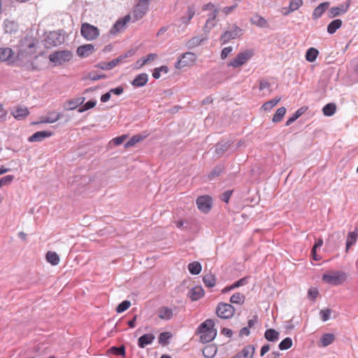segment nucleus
<instances>
[{
	"instance_id": "obj_13",
	"label": "nucleus",
	"mask_w": 358,
	"mask_h": 358,
	"mask_svg": "<svg viewBox=\"0 0 358 358\" xmlns=\"http://www.w3.org/2000/svg\"><path fill=\"white\" fill-rule=\"evenodd\" d=\"M349 8V4H340L338 6L332 7L329 10L328 17L334 18L336 16L342 15L347 13Z\"/></svg>"
},
{
	"instance_id": "obj_40",
	"label": "nucleus",
	"mask_w": 358,
	"mask_h": 358,
	"mask_svg": "<svg viewBox=\"0 0 358 358\" xmlns=\"http://www.w3.org/2000/svg\"><path fill=\"white\" fill-rule=\"evenodd\" d=\"M336 110V104L334 103H329L323 107L322 112L325 116L330 117V116H332L335 113Z\"/></svg>"
},
{
	"instance_id": "obj_9",
	"label": "nucleus",
	"mask_w": 358,
	"mask_h": 358,
	"mask_svg": "<svg viewBox=\"0 0 358 358\" xmlns=\"http://www.w3.org/2000/svg\"><path fill=\"white\" fill-rule=\"evenodd\" d=\"M235 313L234 307L227 303L220 302L217 304L216 308V314L221 319H230Z\"/></svg>"
},
{
	"instance_id": "obj_3",
	"label": "nucleus",
	"mask_w": 358,
	"mask_h": 358,
	"mask_svg": "<svg viewBox=\"0 0 358 358\" xmlns=\"http://www.w3.org/2000/svg\"><path fill=\"white\" fill-rule=\"evenodd\" d=\"M347 273L342 271L331 272V273H324L322 275V280L327 284L338 286L342 285L347 279Z\"/></svg>"
},
{
	"instance_id": "obj_62",
	"label": "nucleus",
	"mask_w": 358,
	"mask_h": 358,
	"mask_svg": "<svg viewBox=\"0 0 358 358\" xmlns=\"http://www.w3.org/2000/svg\"><path fill=\"white\" fill-rule=\"evenodd\" d=\"M106 78V76L105 74H97L94 72H90L88 74V78H90L91 80H98L100 79H104Z\"/></svg>"
},
{
	"instance_id": "obj_45",
	"label": "nucleus",
	"mask_w": 358,
	"mask_h": 358,
	"mask_svg": "<svg viewBox=\"0 0 358 358\" xmlns=\"http://www.w3.org/2000/svg\"><path fill=\"white\" fill-rule=\"evenodd\" d=\"M250 22L259 27H264L266 25V20L262 16L256 15L251 17Z\"/></svg>"
},
{
	"instance_id": "obj_51",
	"label": "nucleus",
	"mask_w": 358,
	"mask_h": 358,
	"mask_svg": "<svg viewBox=\"0 0 358 358\" xmlns=\"http://www.w3.org/2000/svg\"><path fill=\"white\" fill-rule=\"evenodd\" d=\"M171 338L170 332H162L159 334L158 338L159 343L162 345H166L169 343V340Z\"/></svg>"
},
{
	"instance_id": "obj_1",
	"label": "nucleus",
	"mask_w": 358,
	"mask_h": 358,
	"mask_svg": "<svg viewBox=\"0 0 358 358\" xmlns=\"http://www.w3.org/2000/svg\"><path fill=\"white\" fill-rule=\"evenodd\" d=\"M38 45V39L33 36H27L22 38L18 44L16 61L23 62L31 59V57L36 52Z\"/></svg>"
},
{
	"instance_id": "obj_48",
	"label": "nucleus",
	"mask_w": 358,
	"mask_h": 358,
	"mask_svg": "<svg viewBox=\"0 0 358 358\" xmlns=\"http://www.w3.org/2000/svg\"><path fill=\"white\" fill-rule=\"evenodd\" d=\"M323 245V240L322 238H318L315 243L313 247L311 249V255L313 259L315 261H317L320 259V257L316 253V248L322 247Z\"/></svg>"
},
{
	"instance_id": "obj_61",
	"label": "nucleus",
	"mask_w": 358,
	"mask_h": 358,
	"mask_svg": "<svg viewBox=\"0 0 358 358\" xmlns=\"http://www.w3.org/2000/svg\"><path fill=\"white\" fill-rule=\"evenodd\" d=\"M331 313V309H329V308L321 310L320 312V315L321 316L322 320L324 322L329 320L330 318Z\"/></svg>"
},
{
	"instance_id": "obj_47",
	"label": "nucleus",
	"mask_w": 358,
	"mask_h": 358,
	"mask_svg": "<svg viewBox=\"0 0 358 358\" xmlns=\"http://www.w3.org/2000/svg\"><path fill=\"white\" fill-rule=\"evenodd\" d=\"M108 352L115 355L124 357L125 347L124 345L113 346L110 348H109Z\"/></svg>"
},
{
	"instance_id": "obj_55",
	"label": "nucleus",
	"mask_w": 358,
	"mask_h": 358,
	"mask_svg": "<svg viewBox=\"0 0 358 358\" xmlns=\"http://www.w3.org/2000/svg\"><path fill=\"white\" fill-rule=\"evenodd\" d=\"M143 137L139 135L133 136L125 144L124 148H128L134 146L135 144L138 143L140 141L143 140Z\"/></svg>"
},
{
	"instance_id": "obj_10",
	"label": "nucleus",
	"mask_w": 358,
	"mask_h": 358,
	"mask_svg": "<svg viewBox=\"0 0 358 358\" xmlns=\"http://www.w3.org/2000/svg\"><path fill=\"white\" fill-rule=\"evenodd\" d=\"M196 203L199 210L206 214L213 207V199L209 195L200 196L196 199Z\"/></svg>"
},
{
	"instance_id": "obj_29",
	"label": "nucleus",
	"mask_w": 358,
	"mask_h": 358,
	"mask_svg": "<svg viewBox=\"0 0 358 358\" xmlns=\"http://www.w3.org/2000/svg\"><path fill=\"white\" fill-rule=\"evenodd\" d=\"M279 332L274 329H268L264 333L265 338L269 342H275L279 338Z\"/></svg>"
},
{
	"instance_id": "obj_12",
	"label": "nucleus",
	"mask_w": 358,
	"mask_h": 358,
	"mask_svg": "<svg viewBox=\"0 0 358 358\" xmlns=\"http://www.w3.org/2000/svg\"><path fill=\"white\" fill-rule=\"evenodd\" d=\"M15 52L10 48H0V62L10 64L13 62Z\"/></svg>"
},
{
	"instance_id": "obj_6",
	"label": "nucleus",
	"mask_w": 358,
	"mask_h": 358,
	"mask_svg": "<svg viewBox=\"0 0 358 358\" xmlns=\"http://www.w3.org/2000/svg\"><path fill=\"white\" fill-rule=\"evenodd\" d=\"M197 59L196 54L192 52H187L182 54L178 61L175 64V67L178 69H181L185 66H193Z\"/></svg>"
},
{
	"instance_id": "obj_43",
	"label": "nucleus",
	"mask_w": 358,
	"mask_h": 358,
	"mask_svg": "<svg viewBox=\"0 0 358 358\" xmlns=\"http://www.w3.org/2000/svg\"><path fill=\"white\" fill-rule=\"evenodd\" d=\"M224 170V166L223 164L217 165L212 171H210L208 173L209 178H217L221 176Z\"/></svg>"
},
{
	"instance_id": "obj_31",
	"label": "nucleus",
	"mask_w": 358,
	"mask_h": 358,
	"mask_svg": "<svg viewBox=\"0 0 358 358\" xmlns=\"http://www.w3.org/2000/svg\"><path fill=\"white\" fill-rule=\"evenodd\" d=\"M281 100V97H275L271 100H269L265 102L262 106L261 109L266 112H269L271 109L278 104V103Z\"/></svg>"
},
{
	"instance_id": "obj_56",
	"label": "nucleus",
	"mask_w": 358,
	"mask_h": 358,
	"mask_svg": "<svg viewBox=\"0 0 358 358\" xmlns=\"http://www.w3.org/2000/svg\"><path fill=\"white\" fill-rule=\"evenodd\" d=\"M130 306L131 302L128 300H124L116 307L115 310L117 313H121L127 310Z\"/></svg>"
},
{
	"instance_id": "obj_4",
	"label": "nucleus",
	"mask_w": 358,
	"mask_h": 358,
	"mask_svg": "<svg viewBox=\"0 0 358 358\" xmlns=\"http://www.w3.org/2000/svg\"><path fill=\"white\" fill-rule=\"evenodd\" d=\"M73 58V54L69 50L55 51L49 55V60L55 66H60L69 62Z\"/></svg>"
},
{
	"instance_id": "obj_42",
	"label": "nucleus",
	"mask_w": 358,
	"mask_h": 358,
	"mask_svg": "<svg viewBox=\"0 0 358 358\" xmlns=\"http://www.w3.org/2000/svg\"><path fill=\"white\" fill-rule=\"evenodd\" d=\"M203 281L206 287L211 288L215 286L216 278L215 275H212L211 273H208L203 277Z\"/></svg>"
},
{
	"instance_id": "obj_2",
	"label": "nucleus",
	"mask_w": 358,
	"mask_h": 358,
	"mask_svg": "<svg viewBox=\"0 0 358 358\" xmlns=\"http://www.w3.org/2000/svg\"><path fill=\"white\" fill-rule=\"evenodd\" d=\"M214 326L215 322L212 319H208L199 324L197 332L200 334L199 341L201 343H209L215 338L217 329Z\"/></svg>"
},
{
	"instance_id": "obj_27",
	"label": "nucleus",
	"mask_w": 358,
	"mask_h": 358,
	"mask_svg": "<svg viewBox=\"0 0 358 358\" xmlns=\"http://www.w3.org/2000/svg\"><path fill=\"white\" fill-rule=\"evenodd\" d=\"M158 317L162 320H169L173 317V310L167 306H162L158 309Z\"/></svg>"
},
{
	"instance_id": "obj_35",
	"label": "nucleus",
	"mask_w": 358,
	"mask_h": 358,
	"mask_svg": "<svg viewBox=\"0 0 358 358\" xmlns=\"http://www.w3.org/2000/svg\"><path fill=\"white\" fill-rule=\"evenodd\" d=\"M189 273L192 275H198L201 273L202 266L200 262H193L187 266Z\"/></svg>"
},
{
	"instance_id": "obj_39",
	"label": "nucleus",
	"mask_w": 358,
	"mask_h": 358,
	"mask_svg": "<svg viewBox=\"0 0 358 358\" xmlns=\"http://www.w3.org/2000/svg\"><path fill=\"white\" fill-rule=\"evenodd\" d=\"M117 65V60H111L108 62H100L95 66L102 70H110Z\"/></svg>"
},
{
	"instance_id": "obj_21",
	"label": "nucleus",
	"mask_w": 358,
	"mask_h": 358,
	"mask_svg": "<svg viewBox=\"0 0 358 358\" xmlns=\"http://www.w3.org/2000/svg\"><path fill=\"white\" fill-rule=\"evenodd\" d=\"M11 114L16 120H22L29 115V111L27 107H19L12 110Z\"/></svg>"
},
{
	"instance_id": "obj_41",
	"label": "nucleus",
	"mask_w": 358,
	"mask_h": 358,
	"mask_svg": "<svg viewBox=\"0 0 358 358\" xmlns=\"http://www.w3.org/2000/svg\"><path fill=\"white\" fill-rule=\"evenodd\" d=\"M195 14V9L194 6H189L186 15L181 17L182 24H188Z\"/></svg>"
},
{
	"instance_id": "obj_5",
	"label": "nucleus",
	"mask_w": 358,
	"mask_h": 358,
	"mask_svg": "<svg viewBox=\"0 0 358 358\" xmlns=\"http://www.w3.org/2000/svg\"><path fill=\"white\" fill-rule=\"evenodd\" d=\"M81 36L87 41H94L98 38L100 34L99 29L87 22L83 23L80 28Z\"/></svg>"
},
{
	"instance_id": "obj_24",
	"label": "nucleus",
	"mask_w": 358,
	"mask_h": 358,
	"mask_svg": "<svg viewBox=\"0 0 358 358\" xmlns=\"http://www.w3.org/2000/svg\"><path fill=\"white\" fill-rule=\"evenodd\" d=\"M60 117H61L60 113L55 112V111H52V112H49L46 117H42V119L40 122H36L35 124L54 123V122H57L58 120H59Z\"/></svg>"
},
{
	"instance_id": "obj_16",
	"label": "nucleus",
	"mask_w": 358,
	"mask_h": 358,
	"mask_svg": "<svg viewBox=\"0 0 358 358\" xmlns=\"http://www.w3.org/2000/svg\"><path fill=\"white\" fill-rule=\"evenodd\" d=\"M148 10V4L139 1L134 10V17L136 20L142 18L146 14Z\"/></svg>"
},
{
	"instance_id": "obj_11",
	"label": "nucleus",
	"mask_w": 358,
	"mask_h": 358,
	"mask_svg": "<svg viewBox=\"0 0 358 358\" xmlns=\"http://www.w3.org/2000/svg\"><path fill=\"white\" fill-rule=\"evenodd\" d=\"M64 41V38L58 31L50 32L45 39V45L46 48L57 46L61 45Z\"/></svg>"
},
{
	"instance_id": "obj_46",
	"label": "nucleus",
	"mask_w": 358,
	"mask_h": 358,
	"mask_svg": "<svg viewBox=\"0 0 358 358\" xmlns=\"http://www.w3.org/2000/svg\"><path fill=\"white\" fill-rule=\"evenodd\" d=\"M286 113V108L285 107L279 108L272 118L273 122H280L284 117Z\"/></svg>"
},
{
	"instance_id": "obj_34",
	"label": "nucleus",
	"mask_w": 358,
	"mask_h": 358,
	"mask_svg": "<svg viewBox=\"0 0 358 358\" xmlns=\"http://www.w3.org/2000/svg\"><path fill=\"white\" fill-rule=\"evenodd\" d=\"M319 55V51L315 48H310L307 50L305 57L309 62H313L316 60Z\"/></svg>"
},
{
	"instance_id": "obj_54",
	"label": "nucleus",
	"mask_w": 358,
	"mask_h": 358,
	"mask_svg": "<svg viewBox=\"0 0 358 358\" xmlns=\"http://www.w3.org/2000/svg\"><path fill=\"white\" fill-rule=\"evenodd\" d=\"M162 72L167 73L169 72V68L166 66H162L158 68H155L152 73V76L155 79H159L161 76Z\"/></svg>"
},
{
	"instance_id": "obj_7",
	"label": "nucleus",
	"mask_w": 358,
	"mask_h": 358,
	"mask_svg": "<svg viewBox=\"0 0 358 358\" xmlns=\"http://www.w3.org/2000/svg\"><path fill=\"white\" fill-rule=\"evenodd\" d=\"M254 55L252 50H247L245 51L239 52L236 57H234L230 62L228 63V66L238 68L243 66L248 60H250Z\"/></svg>"
},
{
	"instance_id": "obj_53",
	"label": "nucleus",
	"mask_w": 358,
	"mask_h": 358,
	"mask_svg": "<svg viewBox=\"0 0 358 358\" xmlns=\"http://www.w3.org/2000/svg\"><path fill=\"white\" fill-rule=\"evenodd\" d=\"M85 97H78L74 100H71L69 101V110H73L78 108L80 105H81L85 101Z\"/></svg>"
},
{
	"instance_id": "obj_20",
	"label": "nucleus",
	"mask_w": 358,
	"mask_h": 358,
	"mask_svg": "<svg viewBox=\"0 0 358 358\" xmlns=\"http://www.w3.org/2000/svg\"><path fill=\"white\" fill-rule=\"evenodd\" d=\"M155 338L152 334H145L138 339V346L144 348L146 345L151 344Z\"/></svg>"
},
{
	"instance_id": "obj_25",
	"label": "nucleus",
	"mask_w": 358,
	"mask_h": 358,
	"mask_svg": "<svg viewBox=\"0 0 358 358\" xmlns=\"http://www.w3.org/2000/svg\"><path fill=\"white\" fill-rule=\"evenodd\" d=\"M358 238V226L355 227V231H350L348 234L346 241V251L350 248L351 246L355 245Z\"/></svg>"
},
{
	"instance_id": "obj_26",
	"label": "nucleus",
	"mask_w": 358,
	"mask_h": 358,
	"mask_svg": "<svg viewBox=\"0 0 358 358\" xmlns=\"http://www.w3.org/2000/svg\"><path fill=\"white\" fill-rule=\"evenodd\" d=\"M255 347L252 345H248L245 346L241 352L238 353L233 358H240L241 357H244V358H252L255 353Z\"/></svg>"
},
{
	"instance_id": "obj_59",
	"label": "nucleus",
	"mask_w": 358,
	"mask_h": 358,
	"mask_svg": "<svg viewBox=\"0 0 358 358\" xmlns=\"http://www.w3.org/2000/svg\"><path fill=\"white\" fill-rule=\"evenodd\" d=\"M249 276H246L244 278H241L240 280L234 282L233 283V287L236 289L241 286H243L248 284V282Z\"/></svg>"
},
{
	"instance_id": "obj_52",
	"label": "nucleus",
	"mask_w": 358,
	"mask_h": 358,
	"mask_svg": "<svg viewBox=\"0 0 358 358\" xmlns=\"http://www.w3.org/2000/svg\"><path fill=\"white\" fill-rule=\"evenodd\" d=\"M303 113V110L302 108L298 109L291 117L288 118L286 122L285 125L289 126L294 122H295L302 114Z\"/></svg>"
},
{
	"instance_id": "obj_19",
	"label": "nucleus",
	"mask_w": 358,
	"mask_h": 358,
	"mask_svg": "<svg viewBox=\"0 0 358 358\" xmlns=\"http://www.w3.org/2000/svg\"><path fill=\"white\" fill-rule=\"evenodd\" d=\"M148 81V75L145 73L138 74L131 82V85L136 87H142L145 86Z\"/></svg>"
},
{
	"instance_id": "obj_64",
	"label": "nucleus",
	"mask_w": 358,
	"mask_h": 358,
	"mask_svg": "<svg viewBox=\"0 0 358 358\" xmlns=\"http://www.w3.org/2000/svg\"><path fill=\"white\" fill-rule=\"evenodd\" d=\"M233 48L231 46H228L222 49L221 52V58L225 59L232 52Z\"/></svg>"
},
{
	"instance_id": "obj_15",
	"label": "nucleus",
	"mask_w": 358,
	"mask_h": 358,
	"mask_svg": "<svg viewBox=\"0 0 358 358\" xmlns=\"http://www.w3.org/2000/svg\"><path fill=\"white\" fill-rule=\"evenodd\" d=\"M54 133L50 131H39L33 134L31 136L29 137L28 141L29 142H38L42 140L49 138L53 136Z\"/></svg>"
},
{
	"instance_id": "obj_18",
	"label": "nucleus",
	"mask_w": 358,
	"mask_h": 358,
	"mask_svg": "<svg viewBox=\"0 0 358 358\" xmlns=\"http://www.w3.org/2000/svg\"><path fill=\"white\" fill-rule=\"evenodd\" d=\"M94 51V45L92 44H85L77 48L76 52L80 57H87Z\"/></svg>"
},
{
	"instance_id": "obj_32",
	"label": "nucleus",
	"mask_w": 358,
	"mask_h": 358,
	"mask_svg": "<svg viewBox=\"0 0 358 358\" xmlns=\"http://www.w3.org/2000/svg\"><path fill=\"white\" fill-rule=\"evenodd\" d=\"M31 59H28L27 60L22 61H16L18 63V65L24 67L27 71H34L38 69L37 66L31 61Z\"/></svg>"
},
{
	"instance_id": "obj_23",
	"label": "nucleus",
	"mask_w": 358,
	"mask_h": 358,
	"mask_svg": "<svg viewBox=\"0 0 358 358\" xmlns=\"http://www.w3.org/2000/svg\"><path fill=\"white\" fill-rule=\"evenodd\" d=\"M204 295V290L201 287H194L192 288L187 296L191 299L192 301H197L203 297Z\"/></svg>"
},
{
	"instance_id": "obj_49",
	"label": "nucleus",
	"mask_w": 358,
	"mask_h": 358,
	"mask_svg": "<svg viewBox=\"0 0 358 358\" xmlns=\"http://www.w3.org/2000/svg\"><path fill=\"white\" fill-rule=\"evenodd\" d=\"M293 342L291 338L286 337L284 338L278 345V348L280 350H286L289 349L292 346Z\"/></svg>"
},
{
	"instance_id": "obj_44",
	"label": "nucleus",
	"mask_w": 358,
	"mask_h": 358,
	"mask_svg": "<svg viewBox=\"0 0 358 358\" xmlns=\"http://www.w3.org/2000/svg\"><path fill=\"white\" fill-rule=\"evenodd\" d=\"M335 340V336L333 334H324L320 338V342L323 347H327L331 344Z\"/></svg>"
},
{
	"instance_id": "obj_30",
	"label": "nucleus",
	"mask_w": 358,
	"mask_h": 358,
	"mask_svg": "<svg viewBox=\"0 0 358 358\" xmlns=\"http://www.w3.org/2000/svg\"><path fill=\"white\" fill-rule=\"evenodd\" d=\"M342 20L340 19H336L331 21L327 26V32L329 34H334L341 26Z\"/></svg>"
},
{
	"instance_id": "obj_60",
	"label": "nucleus",
	"mask_w": 358,
	"mask_h": 358,
	"mask_svg": "<svg viewBox=\"0 0 358 358\" xmlns=\"http://www.w3.org/2000/svg\"><path fill=\"white\" fill-rule=\"evenodd\" d=\"M233 193V190H227L224 192L222 193L220 196V198L221 201H224V203H229V201L231 198V196Z\"/></svg>"
},
{
	"instance_id": "obj_8",
	"label": "nucleus",
	"mask_w": 358,
	"mask_h": 358,
	"mask_svg": "<svg viewBox=\"0 0 358 358\" xmlns=\"http://www.w3.org/2000/svg\"><path fill=\"white\" fill-rule=\"evenodd\" d=\"M242 34L243 29L238 26L233 24L221 35L220 41L222 44H226L232 39L239 38Z\"/></svg>"
},
{
	"instance_id": "obj_17",
	"label": "nucleus",
	"mask_w": 358,
	"mask_h": 358,
	"mask_svg": "<svg viewBox=\"0 0 358 358\" xmlns=\"http://www.w3.org/2000/svg\"><path fill=\"white\" fill-rule=\"evenodd\" d=\"M217 13L218 10H214V12H212L208 15V19L203 28L205 32H209L216 25L215 19L217 17Z\"/></svg>"
},
{
	"instance_id": "obj_28",
	"label": "nucleus",
	"mask_w": 358,
	"mask_h": 358,
	"mask_svg": "<svg viewBox=\"0 0 358 358\" xmlns=\"http://www.w3.org/2000/svg\"><path fill=\"white\" fill-rule=\"evenodd\" d=\"M231 143L229 141L219 143L215 145V152L217 157L222 156V155L229 149Z\"/></svg>"
},
{
	"instance_id": "obj_57",
	"label": "nucleus",
	"mask_w": 358,
	"mask_h": 358,
	"mask_svg": "<svg viewBox=\"0 0 358 358\" xmlns=\"http://www.w3.org/2000/svg\"><path fill=\"white\" fill-rule=\"evenodd\" d=\"M96 100H90L78 108V112L83 113L85 110L91 109V108H94L96 106Z\"/></svg>"
},
{
	"instance_id": "obj_58",
	"label": "nucleus",
	"mask_w": 358,
	"mask_h": 358,
	"mask_svg": "<svg viewBox=\"0 0 358 358\" xmlns=\"http://www.w3.org/2000/svg\"><path fill=\"white\" fill-rule=\"evenodd\" d=\"M259 88L260 90H267L268 91V94L272 92V90L271 89V84L266 80H259Z\"/></svg>"
},
{
	"instance_id": "obj_38",
	"label": "nucleus",
	"mask_w": 358,
	"mask_h": 358,
	"mask_svg": "<svg viewBox=\"0 0 358 358\" xmlns=\"http://www.w3.org/2000/svg\"><path fill=\"white\" fill-rule=\"evenodd\" d=\"M245 300V296L243 294L240 292H236L229 299L231 303H236L242 305L244 303Z\"/></svg>"
},
{
	"instance_id": "obj_50",
	"label": "nucleus",
	"mask_w": 358,
	"mask_h": 358,
	"mask_svg": "<svg viewBox=\"0 0 358 358\" xmlns=\"http://www.w3.org/2000/svg\"><path fill=\"white\" fill-rule=\"evenodd\" d=\"M204 41V38H202L199 36H195L192 38L187 43V47L188 48H193L201 44V43Z\"/></svg>"
},
{
	"instance_id": "obj_22",
	"label": "nucleus",
	"mask_w": 358,
	"mask_h": 358,
	"mask_svg": "<svg viewBox=\"0 0 358 358\" xmlns=\"http://www.w3.org/2000/svg\"><path fill=\"white\" fill-rule=\"evenodd\" d=\"M330 3L328 1L320 3L313 12V19L317 20L320 18L325 10L329 7Z\"/></svg>"
},
{
	"instance_id": "obj_33",
	"label": "nucleus",
	"mask_w": 358,
	"mask_h": 358,
	"mask_svg": "<svg viewBox=\"0 0 358 358\" xmlns=\"http://www.w3.org/2000/svg\"><path fill=\"white\" fill-rule=\"evenodd\" d=\"M303 5L302 0H290L288 10L284 13L285 15L298 10Z\"/></svg>"
},
{
	"instance_id": "obj_14",
	"label": "nucleus",
	"mask_w": 358,
	"mask_h": 358,
	"mask_svg": "<svg viewBox=\"0 0 358 358\" xmlns=\"http://www.w3.org/2000/svg\"><path fill=\"white\" fill-rule=\"evenodd\" d=\"M130 20V16L126 15L123 18L119 19L116 21V22L113 25L111 29H110V34L112 35H115L120 31H121L126 24Z\"/></svg>"
},
{
	"instance_id": "obj_37",
	"label": "nucleus",
	"mask_w": 358,
	"mask_h": 358,
	"mask_svg": "<svg viewBox=\"0 0 358 358\" xmlns=\"http://www.w3.org/2000/svg\"><path fill=\"white\" fill-rule=\"evenodd\" d=\"M46 260L53 266H56L59 263V257L55 252L48 251L46 253Z\"/></svg>"
},
{
	"instance_id": "obj_63",
	"label": "nucleus",
	"mask_w": 358,
	"mask_h": 358,
	"mask_svg": "<svg viewBox=\"0 0 358 358\" xmlns=\"http://www.w3.org/2000/svg\"><path fill=\"white\" fill-rule=\"evenodd\" d=\"M126 138H127L126 135H122V136H120L113 138L111 141L115 145L117 146V145H121L124 141V140Z\"/></svg>"
},
{
	"instance_id": "obj_36",
	"label": "nucleus",
	"mask_w": 358,
	"mask_h": 358,
	"mask_svg": "<svg viewBox=\"0 0 358 358\" xmlns=\"http://www.w3.org/2000/svg\"><path fill=\"white\" fill-rule=\"evenodd\" d=\"M217 352V348L214 345H206L203 349V355L206 358H213Z\"/></svg>"
}]
</instances>
